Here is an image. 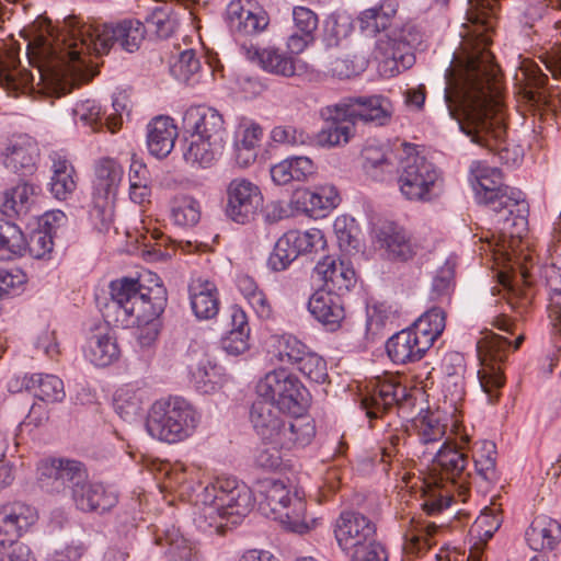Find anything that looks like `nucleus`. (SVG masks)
Masks as SVG:
<instances>
[{
  "mask_svg": "<svg viewBox=\"0 0 561 561\" xmlns=\"http://www.w3.org/2000/svg\"><path fill=\"white\" fill-rule=\"evenodd\" d=\"M146 27L138 20H124L116 24H94L68 16L61 32L54 36L41 35L35 42L38 58L37 72L43 91L65 93L68 79L82 73L92 51L106 54L114 44L134 53L145 38Z\"/></svg>",
  "mask_w": 561,
  "mask_h": 561,
  "instance_id": "obj_1",
  "label": "nucleus"
},
{
  "mask_svg": "<svg viewBox=\"0 0 561 561\" xmlns=\"http://www.w3.org/2000/svg\"><path fill=\"white\" fill-rule=\"evenodd\" d=\"M495 68L491 51L472 53L459 73L448 80L444 92L449 116L459 129L473 144L490 150L506 134L503 115L492 94Z\"/></svg>",
  "mask_w": 561,
  "mask_h": 561,
  "instance_id": "obj_2",
  "label": "nucleus"
},
{
  "mask_svg": "<svg viewBox=\"0 0 561 561\" xmlns=\"http://www.w3.org/2000/svg\"><path fill=\"white\" fill-rule=\"evenodd\" d=\"M110 298L103 304L98 299L107 324L116 327H142L138 341L150 346L159 331L154 320L167 306V289L157 274L147 273L138 278L121 277L108 285Z\"/></svg>",
  "mask_w": 561,
  "mask_h": 561,
  "instance_id": "obj_3",
  "label": "nucleus"
},
{
  "mask_svg": "<svg viewBox=\"0 0 561 561\" xmlns=\"http://www.w3.org/2000/svg\"><path fill=\"white\" fill-rule=\"evenodd\" d=\"M473 190L477 202L495 214L502 234L520 238L527 229L529 211L523 192L503 184L502 172L490 167L478 168Z\"/></svg>",
  "mask_w": 561,
  "mask_h": 561,
  "instance_id": "obj_4",
  "label": "nucleus"
},
{
  "mask_svg": "<svg viewBox=\"0 0 561 561\" xmlns=\"http://www.w3.org/2000/svg\"><path fill=\"white\" fill-rule=\"evenodd\" d=\"M425 460L432 462L435 469H439L440 480H446L448 484L444 486L445 494L432 496L423 503L426 513L434 515L449 507L455 500V493L465 501L469 492L471 473L468 470L469 459L463 446L449 442Z\"/></svg>",
  "mask_w": 561,
  "mask_h": 561,
  "instance_id": "obj_5",
  "label": "nucleus"
},
{
  "mask_svg": "<svg viewBox=\"0 0 561 561\" xmlns=\"http://www.w3.org/2000/svg\"><path fill=\"white\" fill-rule=\"evenodd\" d=\"M251 489L236 478H217L196 495L205 517L226 518L231 525L239 524L254 506Z\"/></svg>",
  "mask_w": 561,
  "mask_h": 561,
  "instance_id": "obj_6",
  "label": "nucleus"
},
{
  "mask_svg": "<svg viewBox=\"0 0 561 561\" xmlns=\"http://www.w3.org/2000/svg\"><path fill=\"white\" fill-rule=\"evenodd\" d=\"M201 421L195 408L183 398L156 401L148 413L149 435L168 444H176L193 435Z\"/></svg>",
  "mask_w": 561,
  "mask_h": 561,
  "instance_id": "obj_7",
  "label": "nucleus"
},
{
  "mask_svg": "<svg viewBox=\"0 0 561 561\" xmlns=\"http://www.w3.org/2000/svg\"><path fill=\"white\" fill-rule=\"evenodd\" d=\"M334 536L343 551L352 552L351 561H387L386 550L377 540L376 524L360 512H342Z\"/></svg>",
  "mask_w": 561,
  "mask_h": 561,
  "instance_id": "obj_8",
  "label": "nucleus"
},
{
  "mask_svg": "<svg viewBox=\"0 0 561 561\" xmlns=\"http://www.w3.org/2000/svg\"><path fill=\"white\" fill-rule=\"evenodd\" d=\"M398 185L411 202L427 203L443 192V178L435 164L419 153H409L401 162Z\"/></svg>",
  "mask_w": 561,
  "mask_h": 561,
  "instance_id": "obj_9",
  "label": "nucleus"
},
{
  "mask_svg": "<svg viewBox=\"0 0 561 561\" xmlns=\"http://www.w3.org/2000/svg\"><path fill=\"white\" fill-rule=\"evenodd\" d=\"M256 391L261 399L296 416L301 415L307 408V389L297 376L284 368L267 373L259 381Z\"/></svg>",
  "mask_w": 561,
  "mask_h": 561,
  "instance_id": "obj_10",
  "label": "nucleus"
},
{
  "mask_svg": "<svg viewBox=\"0 0 561 561\" xmlns=\"http://www.w3.org/2000/svg\"><path fill=\"white\" fill-rule=\"evenodd\" d=\"M362 407L367 417L375 420L393 409L399 413L409 412L414 407V398L398 376L386 374L370 382L368 392L362 398Z\"/></svg>",
  "mask_w": 561,
  "mask_h": 561,
  "instance_id": "obj_11",
  "label": "nucleus"
},
{
  "mask_svg": "<svg viewBox=\"0 0 561 561\" xmlns=\"http://www.w3.org/2000/svg\"><path fill=\"white\" fill-rule=\"evenodd\" d=\"M511 341L493 332L488 333L478 342L481 368L478 378L489 402L494 403L500 397V389L504 386L505 377L502 364L506 360Z\"/></svg>",
  "mask_w": 561,
  "mask_h": 561,
  "instance_id": "obj_12",
  "label": "nucleus"
},
{
  "mask_svg": "<svg viewBox=\"0 0 561 561\" xmlns=\"http://www.w3.org/2000/svg\"><path fill=\"white\" fill-rule=\"evenodd\" d=\"M263 205L260 187L253 182L237 178L226 191V216L232 221L245 225L253 220Z\"/></svg>",
  "mask_w": 561,
  "mask_h": 561,
  "instance_id": "obj_13",
  "label": "nucleus"
},
{
  "mask_svg": "<svg viewBox=\"0 0 561 561\" xmlns=\"http://www.w3.org/2000/svg\"><path fill=\"white\" fill-rule=\"evenodd\" d=\"M335 110L342 111L354 124L362 121L377 126L387 125L393 113L390 100L382 95L344 98Z\"/></svg>",
  "mask_w": 561,
  "mask_h": 561,
  "instance_id": "obj_14",
  "label": "nucleus"
},
{
  "mask_svg": "<svg viewBox=\"0 0 561 561\" xmlns=\"http://www.w3.org/2000/svg\"><path fill=\"white\" fill-rule=\"evenodd\" d=\"M183 135L225 142L226 128L222 115L214 107H188L182 118Z\"/></svg>",
  "mask_w": 561,
  "mask_h": 561,
  "instance_id": "obj_15",
  "label": "nucleus"
},
{
  "mask_svg": "<svg viewBox=\"0 0 561 561\" xmlns=\"http://www.w3.org/2000/svg\"><path fill=\"white\" fill-rule=\"evenodd\" d=\"M409 45L407 38L398 39L388 34L379 35L374 55L382 76L394 77L413 66L415 57L409 51Z\"/></svg>",
  "mask_w": 561,
  "mask_h": 561,
  "instance_id": "obj_16",
  "label": "nucleus"
},
{
  "mask_svg": "<svg viewBox=\"0 0 561 561\" xmlns=\"http://www.w3.org/2000/svg\"><path fill=\"white\" fill-rule=\"evenodd\" d=\"M88 478L87 470L82 462L70 459H54L39 468V481L43 486L51 492H61L66 489L70 493L76 485Z\"/></svg>",
  "mask_w": 561,
  "mask_h": 561,
  "instance_id": "obj_17",
  "label": "nucleus"
},
{
  "mask_svg": "<svg viewBox=\"0 0 561 561\" xmlns=\"http://www.w3.org/2000/svg\"><path fill=\"white\" fill-rule=\"evenodd\" d=\"M413 427L417 437L416 455L424 459L450 442L449 438L445 439L447 424L437 412L427 411L419 415L413 421Z\"/></svg>",
  "mask_w": 561,
  "mask_h": 561,
  "instance_id": "obj_18",
  "label": "nucleus"
},
{
  "mask_svg": "<svg viewBox=\"0 0 561 561\" xmlns=\"http://www.w3.org/2000/svg\"><path fill=\"white\" fill-rule=\"evenodd\" d=\"M39 148L27 135L13 137L2 152L3 165L19 175H32L37 169Z\"/></svg>",
  "mask_w": 561,
  "mask_h": 561,
  "instance_id": "obj_19",
  "label": "nucleus"
},
{
  "mask_svg": "<svg viewBox=\"0 0 561 561\" xmlns=\"http://www.w3.org/2000/svg\"><path fill=\"white\" fill-rule=\"evenodd\" d=\"M273 402L259 398L253 402L250 420L257 436L264 444H277L285 426L286 420Z\"/></svg>",
  "mask_w": 561,
  "mask_h": 561,
  "instance_id": "obj_20",
  "label": "nucleus"
},
{
  "mask_svg": "<svg viewBox=\"0 0 561 561\" xmlns=\"http://www.w3.org/2000/svg\"><path fill=\"white\" fill-rule=\"evenodd\" d=\"M33 75L21 67L19 56L14 51L0 55V88L9 95H32L36 92Z\"/></svg>",
  "mask_w": 561,
  "mask_h": 561,
  "instance_id": "obj_21",
  "label": "nucleus"
},
{
  "mask_svg": "<svg viewBox=\"0 0 561 561\" xmlns=\"http://www.w3.org/2000/svg\"><path fill=\"white\" fill-rule=\"evenodd\" d=\"M70 496L75 506L85 513L101 514L113 508L118 502L115 492L107 490L102 483L89 481L88 478L76 485Z\"/></svg>",
  "mask_w": 561,
  "mask_h": 561,
  "instance_id": "obj_22",
  "label": "nucleus"
},
{
  "mask_svg": "<svg viewBox=\"0 0 561 561\" xmlns=\"http://www.w3.org/2000/svg\"><path fill=\"white\" fill-rule=\"evenodd\" d=\"M340 102L328 105L321 111L327 125L317 134V144L321 147H339L346 145L354 135L355 125L347 115L335 110Z\"/></svg>",
  "mask_w": 561,
  "mask_h": 561,
  "instance_id": "obj_23",
  "label": "nucleus"
},
{
  "mask_svg": "<svg viewBox=\"0 0 561 561\" xmlns=\"http://www.w3.org/2000/svg\"><path fill=\"white\" fill-rule=\"evenodd\" d=\"M230 31L237 36H250L263 31L268 20L266 14L250 2L231 1L227 8Z\"/></svg>",
  "mask_w": 561,
  "mask_h": 561,
  "instance_id": "obj_24",
  "label": "nucleus"
},
{
  "mask_svg": "<svg viewBox=\"0 0 561 561\" xmlns=\"http://www.w3.org/2000/svg\"><path fill=\"white\" fill-rule=\"evenodd\" d=\"M314 274L323 282L325 290L336 294L348 291L356 283V274L348 262L327 255L314 266Z\"/></svg>",
  "mask_w": 561,
  "mask_h": 561,
  "instance_id": "obj_25",
  "label": "nucleus"
},
{
  "mask_svg": "<svg viewBox=\"0 0 561 561\" xmlns=\"http://www.w3.org/2000/svg\"><path fill=\"white\" fill-rule=\"evenodd\" d=\"M308 310L328 330L335 331L345 319L344 302L341 294L319 289L308 301Z\"/></svg>",
  "mask_w": 561,
  "mask_h": 561,
  "instance_id": "obj_26",
  "label": "nucleus"
},
{
  "mask_svg": "<svg viewBox=\"0 0 561 561\" xmlns=\"http://www.w3.org/2000/svg\"><path fill=\"white\" fill-rule=\"evenodd\" d=\"M242 49L249 60L257 62L262 69L276 76L293 77L304 68L299 60L278 48L260 49L252 45L249 47L242 45Z\"/></svg>",
  "mask_w": 561,
  "mask_h": 561,
  "instance_id": "obj_27",
  "label": "nucleus"
},
{
  "mask_svg": "<svg viewBox=\"0 0 561 561\" xmlns=\"http://www.w3.org/2000/svg\"><path fill=\"white\" fill-rule=\"evenodd\" d=\"M376 241L390 260L405 262L415 255V248L404 228L385 222L376 230Z\"/></svg>",
  "mask_w": 561,
  "mask_h": 561,
  "instance_id": "obj_28",
  "label": "nucleus"
},
{
  "mask_svg": "<svg viewBox=\"0 0 561 561\" xmlns=\"http://www.w3.org/2000/svg\"><path fill=\"white\" fill-rule=\"evenodd\" d=\"M35 510L22 502L0 505V537L16 540L36 520Z\"/></svg>",
  "mask_w": 561,
  "mask_h": 561,
  "instance_id": "obj_29",
  "label": "nucleus"
},
{
  "mask_svg": "<svg viewBox=\"0 0 561 561\" xmlns=\"http://www.w3.org/2000/svg\"><path fill=\"white\" fill-rule=\"evenodd\" d=\"M386 350L392 363L405 365L423 358L428 348L409 328L393 334L386 343Z\"/></svg>",
  "mask_w": 561,
  "mask_h": 561,
  "instance_id": "obj_30",
  "label": "nucleus"
},
{
  "mask_svg": "<svg viewBox=\"0 0 561 561\" xmlns=\"http://www.w3.org/2000/svg\"><path fill=\"white\" fill-rule=\"evenodd\" d=\"M525 539L534 551H551L561 541V525L549 516H536L525 531Z\"/></svg>",
  "mask_w": 561,
  "mask_h": 561,
  "instance_id": "obj_31",
  "label": "nucleus"
},
{
  "mask_svg": "<svg viewBox=\"0 0 561 561\" xmlns=\"http://www.w3.org/2000/svg\"><path fill=\"white\" fill-rule=\"evenodd\" d=\"M295 32L288 37L287 47L291 54L302 53L316 39L318 30V15L306 7L293 9Z\"/></svg>",
  "mask_w": 561,
  "mask_h": 561,
  "instance_id": "obj_32",
  "label": "nucleus"
},
{
  "mask_svg": "<svg viewBox=\"0 0 561 561\" xmlns=\"http://www.w3.org/2000/svg\"><path fill=\"white\" fill-rule=\"evenodd\" d=\"M123 168L111 158H103L95 164L94 199L96 204L107 203L116 195L123 179Z\"/></svg>",
  "mask_w": 561,
  "mask_h": 561,
  "instance_id": "obj_33",
  "label": "nucleus"
},
{
  "mask_svg": "<svg viewBox=\"0 0 561 561\" xmlns=\"http://www.w3.org/2000/svg\"><path fill=\"white\" fill-rule=\"evenodd\" d=\"M147 147L158 159L165 158L173 149L176 138V127L168 116H158L147 126Z\"/></svg>",
  "mask_w": 561,
  "mask_h": 561,
  "instance_id": "obj_34",
  "label": "nucleus"
},
{
  "mask_svg": "<svg viewBox=\"0 0 561 561\" xmlns=\"http://www.w3.org/2000/svg\"><path fill=\"white\" fill-rule=\"evenodd\" d=\"M183 159L192 167L209 168L217 160L225 142L183 135Z\"/></svg>",
  "mask_w": 561,
  "mask_h": 561,
  "instance_id": "obj_35",
  "label": "nucleus"
},
{
  "mask_svg": "<svg viewBox=\"0 0 561 561\" xmlns=\"http://www.w3.org/2000/svg\"><path fill=\"white\" fill-rule=\"evenodd\" d=\"M296 204L301 206L302 210L311 217H321L323 211L333 209L340 202V196L335 187L321 186L311 190H301L296 193Z\"/></svg>",
  "mask_w": 561,
  "mask_h": 561,
  "instance_id": "obj_36",
  "label": "nucleus"
},
{
  "mask_svg": "<svg viewBox=\"0 0 561 561\" xmlns=\"http://www.w3.org/2000/svg\"><path fill=\"white\" fill-rule=\"evenodd\" d=\"M191 307L199 320H209L219 311L218 290L215 284L208 280H196L190 286Z\"/></svg>",
  "mask_w": 561,
  "mask_h": 561,
  "instance_id": "obj_37",
  "label": "nucleus"
},
{
  "mask_svg": "<svg viewBox=\"0 0 561 561\" xmlns=\"http://www.w3.org/2000/svg\"><path fill=\"white\" fill-rule=\"evenodd\" d=\"M398 9V0H381L378 5L366 9L359 14V28L370 35L386 31L391 25Z\"/></svg>",
  "mask_w": 561,
  "mask_h": 561,
  "instance_id": "obj_38",
  "label": "nucleus"
},
{
  "mask_svg": "<svg viewBox=\"0 0 561 561\" xmlns=\"http://www.w3.org/2000/svg\"><path fill=\"white\" fill-rule=\"evenodd\" d=\"M259 493L262 496L260 508L271 517L284 508L293 497V493L285 482L275 479H265L259 482Z\"/></svg>",
  "mask_w": 561,
  "mask_h": 561,
  "instance_id": "obj_39",
  "label": "nucleus"
},
{
  "mask_svg": "<svg viewBox=\"0 0 561 561\" xmlns=\"http://www.w3.org/2000/svg\"><path fill=\"white\" fill-rule=\"evenodd\" d=\"M85 356L95 366L104 367L118 358L119 351L116 341L108 332H95L89 336L85 345Z\"/></svg>",
  "mask_w": 561,
  "mask_h": 561,
  "instance_id": "obj_40",
  "label": "nucleus"
},
{
  "mask_svg": "<svg viewBox=\"0 0 561 561\" xmlns=\"http://www.w3.org/2000/svg\"><path fill=\"white\" fill-rule=\"evenodd\" d=\"M316 436V426L312 420L296 417L294 421H286L277 446L290 450L308 446Z\"/></svg>",
  "mask_w": 561,
  "mask_h": 561,
  "instance_id": "obj_41",
  "label": "nucleus"
},
{
  "mask_svg": "<svg viewBox=\"0 0 561 561\" xmlns=\"http://www.w3.org/2000/svg\"><path fill=\"white\" fill-rule=\"evenodd\" d=\"M445 327V311L442 308L433 307L421 314L409 329L415 332L421 341L425 340V345L430 350L436 339L442 335Z\"/></svg>",
  "mask_w": 561,
  "mask_h": 561,
  "instance_id": "obj_42",
  "label": "nucleus"
},
{
  "mask_svg": "<svg viewBox=\"0 0 561 561\" xmlns=\"http://www.w3.org/2000/svg\"><path fill=\"white\" fill-rule=\"evenodd\" d=\"M146 399V391L135 388L134 386H124L115 393V412L122 420L131 423L140 416Z\"/></svg>",
  "mask_w": 561,
  "mask_h": 561,
  "instance_id": "obj_43",
  "label": "nucleus"
},
{
  "mask_svg": "<svg viewBox=\"0 0 561 561\" xmlns=\"http://www.w3.org/2000/svg\"><path fill=\"white\" fill-rule=\"evenodd\" d=\"M24 385L42 401L60 402L65 398L64 382L55 375L34 374L25 378Z\"/></svg>",
  "mask_w": 561,
  "mask_h": 561,
  "instance_id": "obj_44",
  "label": "nucleus"
},
{
  "mask_svg": "<svg viewBox=\"0 0 561 561\" xmlns=\"http://www.w3.org/2000/svg\"><path fill=\"white\" fill-rule=\"evenodd\" d=\"M38 186L22 182L4 193L1 214L8 217L26 215L33 204V196L37 194Z\"/></svg>",
  "mask_w": 561,
  "mask_h": 561,
  "instance_id": "obj_45",
  "label": "nucleus"
},
{
  "mask_svg": "<svg viewBox=\"0 0 561 561\" xmlns=\"http://www.w3.org/2000/svg\"><path fill=\"white\" fill-rule=\"evenodd\" d=\"M272 518L278 520L285 529L293 533L304 534L309 530L306 518V503L297 492L293 493L291 500Z\"/></svg>",
  "mask_w": 561,
  "mask_h": 561,
  "instance_id": "obj_46",
  "label": "nucleus"
},
{
  "mask_svg": "<svg viewBox=\"0 0 561 561\" xmlns=\"http://www.w3.org/2000/svg\"><path fill=\"white\" fill-rule=\"evenodd\" d=\"M363 169L374 181L383 182L393 172V163L382 148L368 145L362 151Z\"/></svg>",
  "mask_w": 561,
  "mask_h": 561,
  "instance_id": "obj_47",
  "label": "nucleus"
},
{
  "mask_svg": "<svg viewBox=\"0 0 561 561\" xmlns=\"http://www.w3.org/2000/svg\"><path fill=\"white\" fill-rule=\"evenodd\" d=\"M27 239L20 227L0 218V257L11 260L26 254Z\"/></svg>",
  "mask_w": 561,
  "mask_h": 561,
  "instance_id": "obj_48",
  "label": "nucleus"
},
{
  "mask_svg": "<svg viewBox=\"0 0 561 561\" xmlns=\"http://www.w3.org/2000/svg\"><path fill=\"white\" fill-rule=\"evenodd\" d=\"M547 284L550 288L548 316L556 332H561V267L551 265L546 270Z\"/></svg>",
  "mask_w": 561,
  "mask_h": 561,
  "instance_id": "obj_49",
  "label": "nucleus"
},
{
  "mask_svg": "<svg viewBox=\"0 0 561 561\" xmlns=\"http://www.w3.org/2000/svg\"><path fill=\"white\" fill-rule=\"evenodd\" d=\"M156 545H168L167 553L170 561H197L193 547L176 529L168 530L164 537L158 536Z\"/></svg>",
  "mask_w": 561,
  "mask_h": 561,
  "instance_id": "obj_50",
  "label": "nucleus"
},
{
  "mask_svg": "<svg viewBox=\"0 0 561 561\" xmlns=\"http://www.w3.org/2000/svg\"><path fill=\"white\" fill-rule=\"evenodd\" d=\"M333 229L342 251L358 252L362 245L358 238V227L353 218L340 216L333 224Z\"/></svg>",
  "mask_w": 561,
  "mask_h": 561,
  "instance_id": "obj_51",
  "label": "nucleus"
},
{
  "mask_svg": "<svg viewBox=\"0 0 561 561\" xmlns=\"http://www.w3.org/2000/svg\"><path fill=\"white\" fill-rule=\"evenodd\" d=\"M201 210L196 199L190 196H182L173 201L171 207V219L180 227H192L199 221Z\"/></svg>",
  "mask_w": 561,
  "mask_h": 561,
  "instance_id": "obj_52",
  "label": "nucleus"
},
{
  "mask_svg": "<svg viewBox=\"0 0 561 561\" xmlns=\"http://www.w3.org/2000/svg\"><path fill=\"white\" fill-rule=\"evenodd\" d=\"M495 454V444L491 440H483L472 455L476 472L485 481H493L496 477Z\"/></svg>",
  "mask_w": 561,
  "mask_h": 561,
  "instance_id": "obj_53",
  "label": "nucleus"
},
{
  "mask_svg": "<svg viewBox=\"0 0 561 561\" xmlns=\"http://www.w3.org/2000/svg\"><path fill=\"white\" fill-rule=\"evenodd\" d=\"M438 527L435 524L419 525L404 535V549L408 553L420 554L427 551L432 545L433 536Z\"/></svg>",
  "mask_w": 561,
  "mask_h": 561,
  "instance_id": "obj_54",
  "label": "nucleus"
},
{
  "mask_svg": "<svg viewBox=\"0 0 561 561\" xmlns=\"http://www.w3.org/2000/svg\"><path fill=\"white\" fill-rule=\"evenodd\" d=\"M293 242L288 231L276 241L267 261L268 266L273 271L286 270L299 256Z\"/></svg>",
  "mask_w": 561,
  "mask_h": 561,
  "instance_id": "obj_55",
  "label": "nucleus"
},
{
  "mask_svg": "<svg viewBox=\"0 0 561 561\" xmlns=\"http://www.w3.org/2000/svg\"><path fill=\"white\" fill-rule=\"evenodd\" d=\"M288 233L294 241L293 243L298 255L313 252L317 253L320 250H324L327 245L324 234L317 228H311L306 231L289 230Z\"/></svg>",
  "mask_w": 561,
  "mask_h": 561,
  "instance_id": "obj_56",
  "label": "nucleus"
},
{
  "mask_svg": "<svg viewBox=\"0 0 561 561\" xmlns=\"http://www.w3.org/2000/svg\"><path fill=\"white\" fill-rule=\"evenodd\" d=\"M201 69V61L194 49H185L179 54L170 66L172 76L181 82L188 83Z\"/></svg>",
  "mask_w": 561,
  "mask_h": 561,
  "instance_id": "obj_57",
  "label": "nucleus"
},
{
  "mask_svg": "<svg viewBox=\"0 0 561 561\" xmlns=\"http://www.w3.org/2000/svg\"><path fill=\"white\" fill-rule=\"evenodd\" d=\"M215 370L216 367L207 358H202L197 364L190 365L192 380L198 391L209 393L216 389Z\"/></svg>",
  "mask_w": 561,
  "mask_h": 561,
  "instance_id": "obj_58",
  "label": "nucleus"
},
{
  "mask_svg": "<svg viewBox=\"0 0 561 561\" xmlns=\"http://www.w3.org/2000/svg\"><path fill=\"white\" fill-rule=\"evenodd\" d=\"M73 116L83 124L91 126L98 130L105 125V114L102 113L101 106L95 100H84L76 104L72 110Z\"/></svg>",
  "mask_w": 561,
  "mask_h": 561,
  "instance_id": "obj_59",
  "label": "nucleus"
},
{
  "mask_svg": "<svg viewBox=\"0 0 561 561\" xmlns=\"http://www.w3.org/2000/svg\"><path fill=\"white\" fill-rule=\"evenodd\" d=\"M367 67V61L364 57L336 58L329 68V73L336 79L344 80L358 76Z\"/></svg>",
  "mask_w": 561,
  "mask_h": 561,
  "instance_id": "obj_60",
  "label": "nucleus"
},
{
  "mask_svg": "<svg viewBox=\"0 0 561 561\" xmlns=\"http://www.w3.org/2000/svg\"><path fill=\"white\" fill-rule=\"evenodd\" d=\"M146 22L148 27L160 38L170 37L178 25L176 19L163 8L154 9Z\"/></svg>",
  "mask_w": 561,
  "mask_h": 561,
  "instance_id": "obj_61",
  "label": "nucleus"
},
{
  "mask_svg": "<svg viewBox=\"0 0 561 561\" xmlns=\"http://www.w3.org/2000/svg\"><path fill=\"white\" fill-rule=\"evenodd\" d=\"M299 371L309 380L316 383H323L328 379L325 360L314 354L309 353L297 364Z\"/></svg>",
  "mask_w": 561,
  "mask_h": 561,
  "instance_id": "obj_62",
  "label": "nucleus"
},
{
  "mask_svg": "<svg viewBox=\"0 0 561 561\" xmlns=\"http://www.w3.org/2000/svg\"><path fill=\"white\" fill-rule=\"evenodd\" d=\"M309 353L306 345L295 336H283L278 341V357L282 362L297 365Z\"/></svg>",
  "mask_w": 561,
  "mask_h": 561,
  "instance_id": "obj_63",
  "label": "nucleus"
},
{
  "mask_svg": "<svg viewBox=\"0 0 561 561\" xmlns=\"http://www.w3.org/2000/svg\"><path fill=\"white\" fill-rule=\"evenodd\" d=\"M53 234L45 229H38L30 234L26 253L34 259H43L53 251Z\"/></svg>",
  "mask_w": 561,
  "mask_h": 561,
  "instance_id": "obj_64",
  "label": "nucleus"
}]
</instances>
